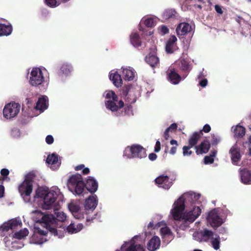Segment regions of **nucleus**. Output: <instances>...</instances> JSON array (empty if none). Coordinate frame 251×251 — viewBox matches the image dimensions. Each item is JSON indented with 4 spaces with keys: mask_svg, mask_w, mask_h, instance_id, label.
<instances>
[{
    "mask_svg": "<svg viewBox=\"0 0 251 251\" xmlns=\"http://www.w3.org/2000/svg\"><path fill=\"white\" fill-rule=\"evenodd\" d=\"M176 41V37L174 35L170 36L169 39L167 40L165 47L166 51L167 53H172L174 52Z\"/></svg>",
    "mask_w": 251,
    "mask_h": 251,
    "instance_id": "obj_20",
    "label": "nucleus"
},
{
    "mask_svg": "<svg viewBox=\"0 0 251 251\" xmlns=\"http://www.w3.org/2000/svg\"><path fill=\"white\" fill-rule=\"evenodd\" d=\"M160 245L159 238L157 236H153L148 242V249L150 251H154L157 249H159Z\"/></svg>",
    "mask_w": 251,
    "mask_h": 251,
    "instance_id": "obj_22",
    "label": "nucleus"
},
{
    "mask_svg": "<svg viewBox=\"0 0 251 251\" xmlns=\"http://www.w3.org/2000/svg\"><path fill=\"white\" fill-rule=\"evenodd\" d=\"M211 137L212 139L210 144L212 145V146H216L219 143L220 141V138L215 134L211 135Z\"/></svg>",
    "mask_w": 251,
    "mask_h": 251,
    "instance_id": "obj_45",
    "label": "nucleus"
},
{
    "mask_svg": "<svg viewBox=\"0 0 251 251\" xmlns=\"http://www.w3.org/2000/svg\"><path fill=\"white\" fill-rule=\"evenodd\" d=\"M176 64L179 70L183 72V76L184 77L187 76L188 73L192 69L190 60L187 58H184L183 57H180L176 62Z\"/></svg>",
    "mask_w": 251,
    "mask_h": 251,
    "instance_id": "obj_11",
    "label": "nucleus"
},
{
    "mask_svg": "<svg viewBox=\"0 0 251 251\" xmlns=\"http://www.w3.org/2000/svg\"><path fill=\"white\" fill-rule=\"evenodd\" d=\"M46 142L48 144H51L53 142V138L51 135H48L46 137Z\"/></svg>",
    "mask_w": 251,
    "mask_h": 251,
    "instance_id": "obj_54",
    "label": "nucleus"
},
{
    "mask_svg": "<svg viewBox=\"0 0 251 251\" xmlns=\"http://www.w3.org/2000/svg\"><path fill=\"white\" fill-rule=\"evenodd\" d=\"M122 76L125 80H132L134 78V72L132 69H124L122 71Z\"/></svg>",
    "mask_w": 251,
    "mask_h": 251,
    "instance_id": "obj_29",
    "label": "nucleus"
},
{
    "mask_svg": "<svg viewBox=\"0 0 251 251\" xmlns=\"http://www.w3.org/2000/svg\"><path fill=\"white\" fill-rule=\"evenodd\" d=\"M28 231L27 229L24 230H21L16 233H15V237L19 240H21L24 237L27 235Z\"/></svg>",
    "mask_w": 251,
    "mask_h": 251,
    "instance_id": "obj_40",
    "label": "nucleus"
},
{
    "mask_svg": "<svg viewBox=\"0 0 251 251\" xmlns=\"http://www.w3.org/2000/svg\"><path fill=\"white\" fill-rule=\"evenodd\" d=\"M211 126L208 124H205L203 127V129L201 131L204 132L205 133H209L211 131Z\"/></svg>",
    "mask_w": 251,
    "mask_h": 251,
    "instance_id": "obj_53",
    "label": "nucleus"
},
{
    "mask_svg": "<svg viewBox=\"0 0 251 251\" xmlns=\"http://www.w3.org/2000/svg\"><path fill=\"white\" fill-rule=\"evenodd\" d=\"M168 79L172 83L176 85L179 83L181 80V76L176 73L175 69H170L167 74Z\"/></svg>",
    "mask_w": 251,
    "mask_h": 251,
    "instance_id": "obj_17",
    "label": "nucleus"
},
{
    "mask_svg": "<svg viewBox=\"0 0 251 251\" xmlns=\"http://www.w3.org/2000/svg\"><path fill=\"white\" fill-rule=\"evenodd\" d=\"M145 60L146 63L152 67H157L159 64V58L152 53H149L145 57Z\"/></svg>",
    "mask_w": 251,
    "mask_h": 251,
    "instance_id": "obj_23",
    "label": "nucleus"
},
{
    "mask_svg": "<svg viewBox=\"0 0 251 251\" xmlns=\"http://www.w3.org/2000/svg\"><path fill=\"white\" fill-rule=\"evenodd\" d=\"M109 78H110V80L113 82V84L117 88L121 87L122 84L121 75L118 74L117 72L110 73V75H109Z\"/></svg>",
    "mask_w": 251,
    "mask_h": 251,
    "instance_id": "obj_26",
    "label": "nucleus"
},
{
    "mask_svg": "<svg viewBox=\"0 0 251 251\" xmlns=\"http://www.w3.org/2000/svg\"><path fill=\"white\" fill-rule=\"evenodd\" d=\"M21 106L19 104L12 102L4 106L3 110V117L7 119L16 117L20 111Z\"/></svg>",
    "mask_w": 251,
    "mask_h": 251,
    "instance_id": "obj_8",
    "label": "nucleus"
},
{
    "mask_svg": "<svg viewBox=\"0 0 251 251\" xmlns=\"http://www.w3.org/2000/svg\"><path fill=\"white\" fill-rule=\"evenodd\" d=\"M134 91V90L133 89L131 85H127L125 86L122 89V96L124 97V98L131 96Z\"/></svg>",
    "mask_w": 251,
    "mask_h": 251,
    "instance_id": "obj_32",
    "label": "nucleus"
},
{
    "mask_svg": "<svg viewBox=\"0 0 251 251\" xmlns=\"http://www.w3.org/2000/svg\"><path fill=\"white\" fill-rule=\"evenodd\" d=\"M55 214L56 217H54L55 221L56 226L54 227L55 230L57 231V228H62L64 222L66 219V215L65 213L63 212H55Z\"/></svg>",
    "mask_w": 251,
    "mask_h": 251,
    "instance_id": "obj_19",
    "label": "nucleus"
},
{
    "mask_svg": "<svg viewBox=\"0 0 251 251\" xmlns=\"http://www.w3.org/2000/svg\"><path fill=\"white\" fill-rule=\"evenodd\" d=\"M186 199L184 200L183 197H180L177 200L176 203H175L176 206L172 211V216L175 220H179L181 218V215L185 208L184 202L187 200L190 201L191 203H194L199 198V196L194 194L187 195Z\"/></svg>",
    "mask_w": 251,
    "mask_h": 251,
    "instance_id": "obj_3",
    "label": "nucleus"
},
{
    "mask_svg": "<svg viewBox=\"0 0 251 251\" xmlns=\"http://www.w3.org/2000/svg\"><path fill=\"white\" fill-rule=\"evenodd\" d=\"M84 168V165L83 164L78 165L76 166L75 168V170L76 171H78L81 170H83Z\"/></svg>",
    "mask_w": 251,
    "mask_h": 251,
    "instance_id": "obj_63",
    "label": "nucleus"
},
{
    "mask_svg": "<svg viewBox=\"0 0 251 251\" xmlns=\"http://www.w3.org/2000/svg\"><path fill=\"white\" fill-rule=\"evenodd\" d=\"M149 158L150 160H151V161H154V160L156 159L157 155L154 153H150L149 155Z\"/></svg>",
    "mask_w": 251,
    "mask_h": 251,
    "instance_id": "obj_59",
    "label": "nucleus"
},
{
    "mask_svg": "<svg viewBox=\"0 0 251 251\" xmlns=\"http://www.w3.org/2000/svg\"><path fill=\"white\" fill-rule=\"evenodd\" d=\"M233 132H234L236 137L242 138L246 133V128L242 126H237L233 129Z\"/></svg>",
    "mask_w": 251,
    "mask_h": 251,
    "instance_id": "obj_31",
    "label": "nucleus"
},
{
    "mask_svg": "<svg viewBox=\"0 0 251 251\" xmlns=\"http://www.w3.org/2000/svg\"><path fill=\"white\" fill-rule=\"evenodd\" d=\"M194 25L183 22L180 23L176 28V31H192L194 30Z\"/></svg>",
    "mask_w": 251,
    "mask_h": 251,
    "instance_id": "obj_27",
    "label": "nucleus"
},
{
    "mask_svg": "<svg viewBox=\"0 0 251 251\" xmlns=\"http://www.w3.org/2000/svg\"><path fill=\"white\" fill-rule=\"evenodd\" d=\"M34 214L35 221L37 223L44 224L46 229L49 230L51 234L56 235L58 234V231L55 230L56 226L54 216L52 214H44V213L38 210L32 211Z\"/></svg>",
    "mask_w": 251,
    "mask_h": 251,
    "instance_id": "obj_1",
    "label": "nucleus"
},
{
    "mask_svg": "<svg viewBox=\"0 0 251 251\" xmlns=\"http://www.w3.org/2000/svg\"><path fill=\"white\" fill-rule=\"evenodd\" d=\"M79 226H80L79 228H76L74 224H71L69 225L68 227H67V230H68V232L70 233L73 234L74 233H76L82 229L83 228L82 224H79Z\"/></svg>",
    "mask_w": 251,
    "mask_h": 251,
    "instance_id": "obj_38",
    "label": "nucleus"
},
{
    "mask_svg": "<svg viewBox=\"0 0 251 251\" xmlns=\"http://www.w3.org/2000/svg\"><path fill=\"white\" fill-rule=\"evenodd\" d=\"M213 234V233L212 231L205 228L197 233L199 237L198 240L199 242H207L209 239L212 237Z\"/></svg>",
    "mask_w": 251,
    "mask_h": 251,
    "instance_id": "obj_18",
    "label": "nucleus"
},
{
    "mask_svg": "<svg viewBox=\"0 0 251 251\" xmlns=\"http://www.w3.org/2000/svg\"><path fill=\"white\" fill-rule=\"evenodd\" d=\"M83 175H87L90 173V170L89 168H84L82 170Z\"/></svg>",
    "mask_w": 251,
    "mask_h": 251,
    "instance_id": "obj_64",
    "label": "nucleus"
},
{
    "mask_svg": "<svg viewBox=\"0 0 251 251\" xmlns=\"http://www.w3.org/2000/svg\"><path fill=\"white\" fill-rule=\"evenodd\" d=\"M170 144L174 145H176L175 147H172V148H171L170 151V153L171 154L174 155L176 152V150H177V147L178 146L177 142L176 140H175L174 139L170 141Z\"/></svg>",
    "mask_w": 251,
    "mask_h": 251,
    "instance_id": "obj_44",
    "label": "nucleus"
},
{
    "mask_svg": "<svg viewBox=\"0 0 251 251\" xmlns=\"http://www.w3.org/2000/svg\"><path fill=\"white\" fill-rule=\"evenodd\" d=\"M220 238L219 236L216 238H212L211 239V244L213 248L215 250H217L220 248Z\"/></svg>",
    "mask_w": 251,
    "mask_h": 251,
    "instance_id": "obj_39",
    "label": "nucleus"
},
{
    "mask_svg": "<svg viewBox=\"0 0 251 251\" xmlns=\"http://www.w3.org/2000/svg\"><path fill=\"white\" fill-rule=\"evenodd\" d=\"M7 223H9V228H11V229H14L16 228L19 225V222L17 220H14L12 221H10Z\"/></svg>",
    "mask_w": 251,
    "mask_h": 251,
    "instance_id": "obj_48",
    "label": "nucleus"
},
{
    "mask_svg": "<svg viewBox=\"0 0 251 251\" xmlns=\"http://www.w3.org/2000/svg\"><path fill=\"white\" fill-rule=\"evenodd\" d=\"M37 195L38 198L44 199V207L45 209H50L58 197L56 192L52 190L50 191H37Z\"/></svg>",
    "mask_w": 251,
    "mask_h": 251,
    "instance_id": "obj_7",
    "label": "nucleus"
},
{
    "mask_svg": "<svg viewBox=\"0 0 251 251\" xmlns=\"http://www.w3.org/2000/svg\"><path fill=\"white\" fill-rule=\"evenodd\" d=\"M84 189L86 188L87 190L91 193H95L98 189V182L92 176L88 177L86 183H84Z\"/></svg>",
    "mask_w": 251,
    "mask_h": 251,
    "instance_id": "obj_13",
    "label": "nucleus"
},
{
    "mask_svg": "<svg viewBox=\"0 0 251 251\" xmlns=\"http://www.w3.org/2000/svg\"><path fill=\"white\" fill-rule=\"evenodd\" d=\"M122 108H124V112H122L121 115L122 116H130L133 115L132 111V106L131 104L129 103H126L124 105V107Z\"/></svg>",
    "mask_w": 251,
    "mask_h": 251,
    "instance_id": "obj_33",
    "label": "nucleus"
},
{
    "mask_svg": "<svg viewBox=\"0 0 251 251\" xmlns=\"http://www.w3.org/2000/svg\"><path fill=\"white\" fill-rule=\"evenodd\" d=\"M105 98L108 100L104 102L106 108L112 112H117L124 107L125 102L118 100V97L112 90L105 92Z\"/></svg>",
    "mask_w": 251,
    "mask_h": 251,
    "instance_id": "obj_2",
    "label": "nucleus"
},
{
    "mask_svg": "<svg viewBox=\"0 0 251 251\" xmlns=\"http://www.w3.org/2000/svg\"><path fill=\"white\" fill-rule=\"evenodd\" d=\"M34 176V174L32 173L28 174L25 176L24 182L19 186V192H20L21 196L25 201H29L30 200V196L32 192L33 179Z\"/></svg>",
    "mask_w": 251,
    "mask_h": 251,
    "instance_id": "obj_5",
    "label": "nucleus"
},
{
    "mask_svg": "<svg viewBox=\"0 0 251 251\" xmlns=\"http://www.w3.org/2000/svg\"><path fill=\"white\" fill-rule=\"evenodd\" d=\"M9 225L8 223H5L1 226L0 227V230L2 231H7L11 229V227H9Z\"/></svg>",
    "mask_w": 251,
    "mask_h": 251,
    "instance_id": "obj_51",
    "label": "nucleus"
},
{
    "mask_svg": "<svg viewBox=\"0 0 251 251\" xmlns=\"http://www.w3.org/2000/svg\"><path fill=\"white\" fill-rule=\"evenodd\" d=\"M71 68V67L68 64H63L60 70L62 74L67 75L70 73Z\"/></svg>",
    "mask_w": 251,
    "mask_h": 251,
    "instance_id": "obj_42",
    "label": "nucleus"
},
{
    "mask_svg": "<svg viewBox=\"0 0 251 251\" xmlns=\"http://www.w3.org/2000/svg\"><path fill=\"white\" fill-rule=\"evenodd\" d=\"M84 182L82 176L76 174L70 176L68 187L70 191L77 195L82 194L84 190Z\"/></svg>",
    "mask_w": 251,
    "mask_h": 251,
    "instance_id": "obj_4",
    "label": "nucleus"
},
{
    "mask_svg": "<svg viewBox=\"0 0 251 251\" xmlns=\"http://www.w3.org/2000/svg\"><path fill=\"white\" fill-rule=\"evenodd\" d=\"M176 179L175 176H168L165 175H161L157 177L155 179L156 184L162 188L169 189L173 185V181Z\"/></svg>",
    "mask_w": 251,
    "mask_h": 251,
    "instance_id": "obj_9",
    "label": "nucleus"
},
{
    "mask_svg": "<svg viewBox=\"0 0 251 251\" xmlns=\"http://www.w3.org/2000/svg\"><path fill=\"white\" fill-rule=\"evenodd\" d=\"M47 100L48 97L46 96L39 98L38 101L37 102L36 105H35V108L41 112L44 111V110L48 108V104H47Z\"/></svg>",
    "mask_w": 251,
    "mask_h": 251,
    "instance_id": "obj_24",
    "label": "nucleus"
},
{
    "mask_svg": "<svg viewBox=\"0 0 251 251\" xmlns=\"http://www.w3.org/2000/svg\"><path fill=\"white\" fill-rule=\"evenodd\" d=\"M202 135V131H196L193 133L188 140V146L190 147H195L198 143L199 140Z\"/></svg>",
    "mask_w": 251,
    "mask_h": 251,
    "instance_id": "obj_25",
    "label": "nucleus"
},
{
    "mask_svg": "<svg viewBox=\"0 0 251 251\" xmlns=\"http://www.w3.org/2000/svg\"><path fill=\"white\" fill-rule=\"evenodd\" d=\"M231 155V159L233 162H237L240 159V154L238 149L232 148L229 151Z\"/></svg>",
    "mask_w": 251,
    "mask_h": 251,
    "instance_id": "obj_30",
    "label": "nucleus"
},
{
    "mask_svg": "<svg viewBox=\"0 0 251 251\" xmlns=\"http://www.w3.org/2000/svg\"><path fill=\"white\" fill-rule=\"evenodd\" d=\"M160 150V143L159 141H156L155 147L154 148V151L158 152Z\"/></svg>",
    "mask_w": 251,
    "mask_h": 251,
    "instance_id": "obj_58",
    "label": "nucleus"
},
{
    "mask_svg": "<svg viewBox=\"0 0 251 251\" xmlns=\"http://www.w3.org/2000/svg\"><path fill=\"white\" fill-rule=\"evenodd\" d=\"M58 161V155L55 153H52L51 155L48 156L47 159H46V163L48 164H55Z\"/></svg>",
    "mask_w": 251,
    "mask_h": 251,
    "instance_id": "obj_36",
    "label": "nucleus"
},
{
    "mask_svg": "<svg viewBox=\"0 0 251 251\" xmlns=\"http://www.w3.org/2000/svg\"><path fill=\"white\" fill-rule=\"evenodd\" d=\"M192 147L190 146H184L183 147V155L185 156H190L192 153V152L191 151H190V149Z\"/></svg>",
    "mask_w": 251,
    "mask_h": 251,
    "instance_id": "obj_46",
    "label": "nucleus"
},
{
    "mask_svg": "<svg viewBox=\"0 0 251 251\" xmlns=\"http://www.w3.org/2000/svg\"><path fill=\"white\" fill-rule=\"evenodd\" d=\"M176 13V12L175 10L167 9L164 11L162 14V17L165 20H167L175 16Z\"/></svg>",
    "mask_w": 251,
    "mask_h": 251,
    "instance_id": "obj_35",
    "label": "nucleus"
},
{
    "mask_svg": "<svg viewBox=\"0 0 251 251\" xmlns=\"http://www.w3.org/2000/svg\"><path fill=\"white\" fill-rule=\"evenodd\" d=\"M125 155L128 158L137 157L142 159L147 156L145 149L138 144L127 147L125 151Z\"/></svg>",
    "mask_w": 251,
    "mask_h": 251,
    "instance_id": "obj_6",
    "label": "nucleus"
},
{
    "mask_svg": "<svg viewBox=\"0 0 251 251\" xmlns=\"http://www.w3.org/2000/svg\"><path fill=\"white\" fill-rule=\"evenodd\" d=\"M12 27L11 24H3L0 23V31H12Z\"/></svg>",
    "mask_w": 251,
    "mask_h": 251,
    "instance_id": "obj_41",
    "label": "nucleus"
},
{
    "mask_svg": "<svg viewBox=\"0 0 251 251\" xmlns=\"http://www.w3.org/2000/svg\"><path fill=\"white\" fill-rule=\"evenodd\" d=\"M144 37H145V35L143 33L141 34L138 32L131 33L130 42L132 46L136 48L141 46Z\"/></svg>",
    "mask_w": 251,
    "mask_h": 251,
    "instance_id": "obj_14",
    "label": "nucleus"
},
{
    "mask_svg": "<svg viewBox=\"0 0 251 251\" xmlns=\"http://www.w3.org/2000/svg\"><path fill=\"white\" fill-rule=\"evenodd\" d=\"M44 81V77L41 70L35 68L32 70L30 73V83L33 86L41 85Z\"/></svg>",
    "mask_w": 251,
    "mask_h": 251,
    "instance_id": "obj_10",
    "label": "nucleus"
},
{
    "mask_svg": "<svg viewBox=\"0 0 251 251\" xmlns=\"http://www.w3.org/2000/svg\"><path fill=\"white\" fill-rule=\"evenodd\" d=\"M215 9L217 13L219 14H222L223 13V11L222 8V6L219 5H215Z\"/></svg>",
    "mask_w": 251,
    "mask_h": 251,
    "instance_id": "obj_56",
    "label": "nucleus"
},
{
    "mask_svg": "<svg viewBox=\"0 0 251 251\" xmlns=\"http://www.w3.org/2000/svg\"><path fill=\"white\" fill-rule=\"evenodd\" d=\"M126 251H145V250L141 245L133 243L128 246Z\"/></svg>",
    "mask_w": 251,
    "mask_h": 251,
    "instance_id": "obj_37",
    "label": "nucleus"
},
{
    "mask_svg": "<svg viewBox=\"0 0 251 251\" xmlns=\"http://www.w3.org/2000/svg\"><path fill=\"white\" fill-rule=\"evenodd\" d=\"M0 174L3 177H7V176L9 174V171L6 168H3L1 170Z\"/></svg>",
    "mask_w": 251,
    "mask_h": 251,
    "instance_id": "obj_55",
    "label": "nucleus"
},
{
    "mask_svg": "<svg viewBox=\"0 0 251 251\" xmlns=\"http://www.w3.org/2000/svg\"><path fill=\"white\" fill-rule=\"evenodd\" d=\"M207 80L204 78L199 82V85H200L202 87H205L206 85H207Z\"/></svg>",
    "mask_w": 251,
    "mask_h": 251,
    "instance_id": "obj_60",
    "label": "nucleus"
},
{
    "mask_svg": "<svg viewBox=\"0 0 251 251\" xmlns=\"http://www.w3.org/2000/svg\"><path fill=\"white\" fill-rule=\"evenodd\" d=\"M141 23H143L147 27H151L155 26L157 23V18L155 17H144Z\"/></svg>",
    "mask_w": 251,
    "mask_h": 251,
    "instance_id": "obj_28",
    "label": "nucleus"
},
{
    "mask_svg": "<svg viewBox=\"0 0 251 251\" xmlns=\"http://www.w3.org/2000/svg\"><path fill=\"white\" fill-rule=\"evenodd\" d=\"M158 30L160 31H169V29L168 27L165 25H162L159 27Z\"/></svg>",
    "mask_w": 251,
    "mask_h": 251,
    "instance_id": "obj_61",
    "label": "nucleus"
},
{
    "mask_svg": "<svg viewBox=\"0 0 251 251\" xmlns=\"http://www.w3.org/2000/svg\"><path fill=\"white\" fill-rule=\"evenodd\" d=\"M98 204L96 195L90 196L85 200L84 206L86 210L93 211L96 208Z\"/></svg>",
    "mask_w": 251,
    "mask_h": 251,
    "instance_id": "obj_15",
    "label": "nucleus"
},
{
    "mask_svg": "<svg viewBox=\"0 0 251 251\" xmlns=\"http://www.w3.org/2000/svg\"><path fill=\"white\" fill-rule=\"evenodd\" d=\"M160 232L163 235H169L171 233V230L168 227H162L160 228Z\"/></svg>",
    "mask_w": 251,
    "mask_h": 251,
    "instance_id": "obj_50",
    "label": "nucleus"
},
{
    "mask_svg": "<svg viewBox=\"0 0 251 251\" xmlns=\"http://www.w3.org/2000/svg\"><path fill=\"white\" fill-rule=\"evenodd\" d=\"M194 216V215L192 214V212L190 211L184 213L183 218L186 221L190 222V219Z\"/></svg>",
    "mask_w": 251,
    "mask_h": 251,
    "instance_id": "obj_49",
    "label": "nucleus"
},
{
    "mask_svg": "<svg viewBox=\"0 0 251 251\" xmlns=\"http://www.w3.org/2000/svg\"><path fill=\"white\" fill-rule=\"evenodd\" d=\"M210 147V143L207 140H204L202 141L199 145L195 146V149L196 150V153L199 155L207 153Z\"/></svg>",
    "mask_w": 251,
    "mask_h": 251,
    "instance_id": "obj_16",
    "label": "nucleus"
},
{
    "mask_svg": "<svg viewBox=\"0 0 251 251\" xmlns=\"http://www.w3.org/2000/svg\"><path fill=\"white\" fill-rule=\"evenodd\" d=\"M177 128V125L176 123H173L169 126L168 128H166L167 130H169L170 131H172L173 130H175Z\"/></svg>",
    "mask_w": 251,
    "mask_h": 251,
    "instance_id": "obj_57",
    "label": "nucleus"
},
{
    "mask_svg": "<svg viewBox=\"0 0 251 251\" xmlns=\"http://www.w3.org/2000/svg\"><path fill=\"white\" fill-rule=\"evenodd\" d=\"M4 186L0 185V198H3L4 194Z\"/></svg>",
    "mask_w": 251,
    "mask_h": 251,
    "instance_id": "obj_62",
    "label": "nucleus"
},
{
    "mask_svg": "<svg viewBox=\"0 0 251 251\" xmlns=\"http://www.w3.org/2000/svg\"><path fill=\"white\" fill-rule=\"evenodd\" d=\"M207 220L210 223L211 226L214 228L218 227L223 223L222 218L220 217L215 209L212 210L209 212Z\"/></svg>",
    "mask_w": 251,
    "mask_h": 251,
    "instance_id": "obj_12",
    "label": "nucleus"
},
{
    "mask_svg": "<svg viewBox=\"0 0 251 251\" xmlns=\"http://www.w3.org/2000/svg\"><path fill=\"white\" fill-rule=\"evenodd\" d=\"M45 2L50 7L56 6L57 5L56 0H45Z\"/></svg>",
    "mask_w": 251,
    "mask_h": 251,
    "instance_id": "obj_52",
    "label": "nucleus"
},
{
    "mask_svg": "<svg viewBox=\"0 0 251 251\" xmlns=\"http://www.w3.org/2000/svg\"><path fill=\"white\" fill-rule=\"evenodd\" d=\"M214 162V158L211 156H205L204 163L206 165L212 164Z\"/></svg>",
    "mask_w": 251,
    "mask_h": 251,
    "instance_id": "obj_47",
    "label": "nucleus"
},
{
    "mask_svg": "<svg viewBox=\"0 0 251 251\" xmlns=\"http://www.w3.org/2000/svg\"><path fill=\"white\" fill-rule=\"evenodd\" d=\"M126 101L127 102V103L132 104L135 102L136 100V97L135 95L134 92L131 94V96H126L124 98Z\"/></svg>",
    "mask_w": 251,
    "mask_h": 251,
    "instance_id": "obj_43",
    "label": "nucleus"
},
{
    "mask_svg": "<svg viewBox=\"0 0 251 251\" xmlns=\"http://www.w3.org/2000/svg\"><path fill=\"white\" fill-rule=\"evenodd\" d=\"M240 174L243 183L245 184H251V171L244 169L240 171Z\"/></svg>",
    "mask_w": 251,
    "mask_h": 251,
    "instance_id": "obj_21",
    "label": "nucleus"
},
{
    "mask_svg": "<svg viewBox=\"0 0 251 251\" xmlns=\"http://www.w3.org/2000/svg\"><path fill=\"white\" fill-rule=\"evenodd\" d=\"M194 216L190 219V223H193L201 215V209L199 206H194L193 209L190 210Z\"/></svg>",
    "mask_w": 251,
    "mask_h": 251,
    "instance_id": "obj_34",
    "label": "nucleus"
}]
</instances>
